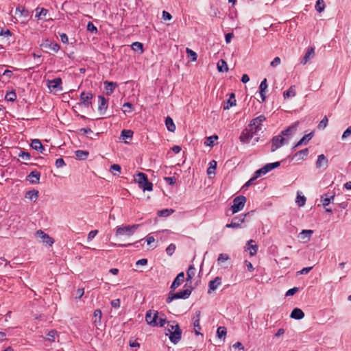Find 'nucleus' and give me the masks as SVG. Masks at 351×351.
I'll return each mask as SVG.
<instances>
[{"label":"nucleus","instance_id":"3c124183","mask_svg":"<svg viewBox=\"0 0 351 351\" xmlns=\"http://www.w3.org/2000/svg\"><path fill=\"white\" fill-rule=\"evenodd\" d=\"M133 135V132L130 130H123L121 132V136L124 138H131Z\"/></svg>","mask_w":351,"mask_h":351},{"label":"nucleus","instance_id":"1a4fd4ad","mask_svg":"<svg viewBox=\"0 0 351 351\" xmlns=\"http://www.w3.org/2000/svg\"><path fill=\"white\" fill-rule=\"evenodd\" d=\"M47 86L50 91L61 90L62 89V79L60 77H57L51 80H47Z\"/></svg>","mask_w":351,"mask_h":351},{"label":"nucleus","instance_id":"4468645a","mask_svg":"<svg viewBox=\"0 0 351 351\" xmlns=\"http://www.w3.org/2000/svg\"><path fill=\"white\" fill-rule=\"evenodd\" d=\"M200 311H197L195 313V316L193 318V326L195 329V333L196 335H202V334L199 332L201 330V326L199 324L200 322Z\"/></svg>","mask_w":351,"mask_h":351},{"label":"nucleus","instance_id":"20e7f679","mask_svg":"<svg viewBox=\"0 0 351 351\" xmlns=\"http://www.w3.org/2000/svg\"><path fill=\"white\" fill-rule=\"evenodd\" d=\"M192 290H193V288L190 286L188 288H186L182 291H180L179 292L175 293L169 294L166 300V302L167 303H170L173 300H176V299H186L191 294Z\"/></svg>","mask_w":351,"mask_h":351},{"label":"nucleus","instance_id":"473e14b6","mask_svg":"<svg viewBox=\"0 0 351 351\" xmlns=\"http://www.w3.org/2000/svg\"><path fill=\"white\" fill-rule=\"evenodd\" d=\"M280 162H272V163H268L262 168H263L265 173L266 174L267 173L271 171L272 169L278 167L280 166Z\"/></svg>","mask_w":351,"mask_h":351},{"label":"nucleus","instance_id":"0eeeda50","mask_svg":"<svg viewBox=\"0 0 351 351\" xmlns=\"http://www.w3.org/2000/svg\"><path fill=\"white\" fill-rule=\"evenodd\" d=\"M288 143V138L283 137L282 135H277L272 138L271 139V151L272 152H275L276 149L280 148L285 144Z\"/></svg>","mask_w":351,"mask_h":351},{"label":"nucleus","instance_id":"ea45409f","mask_svg":"<svg viewBox=\"0 0 351 351\" xmlns=\"http://www.w3.org/2000/svg\"><path fill=\"white\" fill-rule=\"evenodd\" d=\"M325 7L326 5L324 0H317L315 8L318 12L320 13L323 12L325 9Z\"/></svg>","mask_w":351,"mask_h":351},{"label":"nucleus","instance_id":"f8f14e48","mask_svg":"<svg viewBox=\"0 0 351 351\" xmlns=\"http://www.w3.org/2000/svg\"><path fill=\"white\" fill-rule=\"evenodd\" d=\"M298 125L299 122L298 121L293 123L291 125L282 130L280 135H282L283 137L287 138L289 140V138L296 132Z\"/></svg>","mask_w":351,"mask_h":351},{"label":"nucleus","instance_id":"09e8293b","mask_svg":"<svg viewBox=\"0 0 351 351\" xmlns=\"http://www.w3.org/2000/svg\"><path fill=\"white\" fill-rule=\"evenodd\" d=\"M328 118L326 116H324V118L321 120V121L319 122V123L318 124V126L317 128L319 129V130H323L324 129L327 125H328Z\"/></svg>","mask_w":351,"mask_h":351},{"label":"nucleus","instance_id":"bf43d9fd","mask_svg":"<svg viewBox=\"0 0 351 351\" xmlns=\"http://www.w3.org/2000/svg\"><path fill=\"white\" fill-rule=\"evenodd\" d=\"M165 322H166V318L165 317V315H162V316L158 315L156 326L162 327L165 325Z\"/></svg>","mask_w":351,"mask_h":351},{"label":"nucleus","instance_id":"5701e85b","mask_svg":"<svg viewBox=\"0 0 351 351\" xmlns=\"http://www.w3.org/2000/svg\"><path fill=\"white\" fill-rule=\"evenodd\" d=\"M40 178V173L37 171H32L27 176V180L32 184H38L39 183Z\"/></svg>","mask_w":351,"mask_h":351},{"label":"nucleus","instance_id":"052dcab7","mask_svg":"<svg viewBox=\"0 0 351 351\" xmlns=\"http://www.w3.org/2000/svg\"><path fill=\"white\" fill-rule=\"evenodd\" d=\"M263 175H265V173L263 168H261L260 169L255 171V173L252 177L254 180H256L258 178H259Z\"/></svg>","mask_w":351,"mask_h":351},{"label":"nucleus","instance_id":"a18cd8bd","mask_svg":"<svg viewBox=\"0 0 351 351\" xmlns=\"http://www.w3.org/2000/svg\"><path fill=\"white\" fill-rule=\"evenodd\" d=\"M57 335V332L56 330H50L47 334L46 337V339L49 341L53 342L55 341L56 336Z\"/></svg>","mask_w":351,"mask_h":351},{"label":"nucleus","instance_id":"9d476101","mask_svg":"<svg viewBox=\"0 0 351 351\" xmlns=\"http://www.w3.org/2000/svg\"><path fill=\"white\" fill-rule=\"evenodd\" d=\"M266 119L264 115H260L255 119H253L250 123L248 125L251 128H254V130L258 132L261 130L262 123Z\"/></svg>","mask_w":351,"mask_h":351},{"label":"nucleus","instance_id":"6e6552de","mask_svg":"<svg viewBox=\"0 0 351 351\" xmlns=\"http://www.w3.org/2000/svg\"><path fill=\"white\" fill-rule=\"evenodd\" d=\"M159 313L155 310H149L147 311L145 315V321L147 324L152 326H157V320L158 318Z\"/></svg>","mask_w":351,"mask_h":351},{"label":"nucleus","instance_id":"72a5a7b5","mask_svg":"<svg viewBox=\"0 0 351 351\" xmlns=\"http://www.w3.org/2000/svg\"><path fill=\"white\" fill-rule=\"evenodd\" d=\"M236 106V99L234 93H231L229 99L227 101L226 105L223 106V110H228L230 108Z\"/></svg>","mask_w":351,"mask_h":351},{"label":"nucleus","instance_id":"49530a36","mask_svg":"<svg viewBox=\"0 0 351 351\" xmlns=\"http://www.w3.org/2000/svg\"><path fill=\"white\" fill-rule=\"evenodd\" d=\"M188 56L191 58V61H195L197 58V53L189 48L186 49Z\"/></svg>","mask_w":351,"mask_h":351},{"label":"nucleus","instance_id":"2eb2a0df","mask_svg":"<svg viewBox=\"0 0 351 351\" xmlns=\"http://www.w3.org/2000/svg\"><path fill=\"white\" fill-rule=\"evenodd\" d=\"M40 47L50 49L54 52H58L60 48L58 43H52L49 40H45L42 44H40Z\"/></svg>","mask_w":351,"mask_h":351},{"label":"nucleus","instance_id":"58836bf2","mask_svg":"<svg viewBox=\"0 0 351 351\" xmlns=\"http://www.w3.org/2000/svg\"><path fill=\"white\" fill-rule=\"evenodd\" d=\"M217 69L219 72H223V71H228V65H227V63L225 60H220L218 62H217Z\"/></svg>","mask_w":351,"mask_h":351},{"label":"nucleus","instance_id":"69168bd1","mask_svg":"<svg viewBox=\"0 0 351 351\" xmlns=\"http://www.w3.org/2000/svg\"><path fill=\"white\" fill-rule=\"evenodd\" d=\"M280 64V58L279 57H276L270 63L271 66L273 67L277 66Z\"/></svg>","mask_w":351,"mask_h":351},{"label":"nucleus","instance_id":"79ce46f5","mask_svg":"<svg viewBox=\"0 0 351 351\" xmlns=\"http://www.w3.org/2000/svg\"><path fill=\"white\" fill-rule=\"evenodd\" d=\"M132 48L134 51H140L141 53L143 52V45L141 43L134 42L132 45Z\"/></svg>","mask_w":351,"mask_h":351},{"label":"nucleus","instance_id":"f704fd0d","mask_svg":"<svg viewBox=\"0 0 351 351\" xmlns=\"http://www.w3.org/2000/svg\"><path fill=\"white\" fill-rule=\"evenodd\" d=\"M104 85L105 89L108 95L111 94L117 86L115 83L108 81L104 82Z\"/></svg>","mask_w":351,"mask_h":351},{"label":"nucleus","instance_id":"bb28decb","mask_svg":"<svg viewBox=\"0 0 351 351\" xmlns=\"http://www.w3.org/2000/svg\"><path fill=\"white\" fill-rule=\"evenodd\" d=\"M31 147L40 153L43 154L45 151V148L42 145L41 142L38 139H34L32 141Z\"/></svg>","mask_w":351,"mask_h":351},{"label":"nucleus","instance_id":"b1692460","mask_svg":"<svg viewBox=\"0 0 351 351\" xmlns=\"http://www.w3.org/2000/svg\"><path fill=\"white\" fill-rule=\"evenodd\" d=\"M221 284V279L219 277H216L214 280L209 282L208 293H210L211 291H215Z\"/></svg>","mask_w":351,"mask_h":351},{"label":"nucleus","instance_id":"6e6d98bb","mask_svg":"<svg viewBox=\"0 0 351 351\" xmlns=\"http://www.w3.org/2000/svg\"><path fill=\"white\" fill-rule=\"evenodd\" d=\"M18 156L23 160H28L30 159V154L29 152L21 151Z\"/></svg>","mask_w":351,"mask_h":351},{"label":"nucleus","instance_id":"4c0bfd02","mask_svg":"<svg viewBox=\"0 0 351 351\" xmlns=\"http://www.w3.org/2000/svg\"><path fill=\"white\" fill-rule=\"evenodd\" d=\"M165 124H166V126L167 128V130L170 132H174L175 130H176V125L173 123V119L169 117H167L166 118V120H165Z\"/></svg>","mask_w":351,"mask_h":351},{"label":"nucleus","instance_id":"37998d69","mask_svg":"<svg viewBox=\"0 0 351 351\" xmlns=\"http://www.w3.org/2000/svg\"><path fill=\"white\" fill-rule=\"evenodd\" d=\"M5 99L8 101H14L16 99V94L14 91H10L6 93Z\"/></svg>","mask_w":351,"mask_h":351},{"label":"nucleus","instance_id":"a878e982","mask_svg":"<svg viewBox=\"0 0 351 351\" xmlns=\"http://www.w3.org/2000/svg\"><path fill=\"white\" fill-rule=\"evenodd\" d=\"M315 56V50L313 47H310L308 49L307 51L306 52L303 59L301 61V64H305L306 62L313 58Z\"/></svg>","mask_w":351,"mask_h":351},{"label":"nucleus","instance_id":"dca6fc26","mask_svg":"<svg viewBox=\"0 0 351 351\" xmlns=\"http://www.w3.org/2000/svg\"><path fill=\"white\" fill-rule=\"evenodd\" d=\"M335 193L328 192L321 196L320 201L324 207H326L335 198Z\"/></svg>","mask_w":351,"mask_h":351},{"label":"nucleus","instance_id":"864d4df0","mask_svg":"<svg viewBox=\"0 0 351 351\" xmlns=\"http://www.w3.org/2000/svg\"><path fill=\"white\" fill-rule=\"evenodd\" d=\"M176 245L173 243H171L167 248H166V252L169 256H171L175 250H176Z\"/></svg>","mask_w":351,"mask_h":351},{"label":"nucleus","instance_id":"412c9836","mask_svg":"<svg viewBox=\"0 0 351 351\" xmlns=\"http://www.w3.org/2000/svg\"><path fill=\"white\" fill-rule=\"evenodd\" d=\"M184 279V272H180L178 274V276L174 279L172 285L171 286V289L172 290H175L177 287H178L183 282Z\"/></svg>","mask_w":351,"mask_h":351},{"label":"nucleus","instance_id":"423d86ee","mask_svg":"<svg viewBox=\"0 0 351 351\" xmlns=\"http://www.w3.org/2000/svg\"><path fill=\"white\" fill-rule=\"evenodd\" d=\"M256 132L254 130V128L249 125L241 132L239 139L243 143H248L252 137L256 134Z\"/></svg>","mask_w":351,"mask_h":351},{"label":"nucleus","instance_id":"39448f33","mask_svg":"<svg viewBox=\"0 0 351 351\" xmlns=\"http://www.w3.org/2000/svg\"><path fill=\"white\" fill-rule=\"evenodd\" d=\"M246 202V197L243 195L236 197L233 200V204L231 206L232 213H237L241 210Z\"/></svg>","mask_w":351,"mask_h":351},{"label":"nucleus","instance_id":"f03ea898","mask_svg":"<svg viewBox=\"0 0 351 351\" xmlns=\"http://www.w3.org/2000/svg\"><path fill=\"white\" fill-rule=\"evenodd\" d=\"M135 181L143 191H151L153 190V184L147 179V176L142 172L138 173L135 176Z\"/></svg>","mask_w":351,"mask_h":351},{"label":"nucleus","instance_id":"c03bdc74","mask_svg":"<svg viewBox=\"0 0 351 351\" xmlns=\"http://www.w3.org/2000/svg\"><path fill=\"white\" fill-rule=\"evenodd\" d=\"M210 167L207 169V173L208 175L215 174V170L216 169L217 162L215 160H212L209 163Z\"/></svg>","mask_w":351,"mask_h":351},{"label":"nucleus","instance_id":"680f3d73","mask_svg":"<svg viewBox=\"0 0 351 351\" xmlns=\"http://www.w3.org/2000/svg\"><path fill=\"white\" fill-rule=\"evenodd\" d=\"M218 136H212L207 138V143L206 145L208 146H213L215 140H217Z\"/></svg>","mask_w":351,"mask_h":351},{"label":"nucleus","instance_id":"774afa93","mask_svg":"<svg viewBox=\"0 0 351 351\" xmlns=\"http://www.w3.org/2000/svg\"><path fill=\"white\" fill-rule=\"evenodd\" d=\"M351 134V125L348 127L343 133L342 138H346Z\"/></svg>","mask_w":351,"mask_h":351},{"label":"nucleus","instance_id":"13d9d810","mask_svg":"<svg viewBox=\"0 0 351 351\" xmlns=\"http://www.w3.org/2000/svg\"><path fill=\"white\" fill-rule=\"evenodd\" d=\"M267 88V79L265 78L261 82L260 86H259L260 93H262V92H265Z\"/></svg>","mask_w":351,"mask_h":351},{"label":"nucleus","instance_id":"4be33fe9","mask_svg":"<svg viewBox=\"0 0 351 351\" xmlns=\"http://www.w3.org/2000/svg\"><path fill=\"white\" fill-rule=\"evenodd\" d=\"M254 243V240L250 239L246 245V250L249 251L250 256H254L257 253L258 245Z\"/></svg>","mask_w":351,"mask_h":351},{"label":"nucleus","instance_id":"e433bc0d","mask_svg":"<svg viewBox=\"0 0 351 351\" xmlns=\"http://www.w3.org/2000/svg\"><path fill=\"white\" fill-rule=\"evenodd\" d=\"M295 95L296 93L293 86H291L287 90H285L283 93V97L285 99L289 97H295Z\"/></svg>","mask_w":351,"mask_h":351},{"label":"nucleus","instance_id":"338daca9","mask_svg":"<svg viewBox=\"0 0 351 351\" xmlns=\"http://www.w3.org/2000/svg\"><path fill=\"white\" fill-rule=\"evenodd\" d=\"M97 233L98 230H91L88 234V240L91 241L92 239H93L95 237L97 234Z\"/></svg>","mask_w":351,"mask_h":351},{"label":"nucleus","instance_id":"cd10ccee","mask_svg":"<svg viewBox=\"0 0 351 351\" xmlns=\"http://www.w3.org/2000/svg\"><path fill=\"white\" fill-rule=\"evenodd\" d=\"M290 317L295 319H301L304 317V313L300 308H295L292 311Z\"/></svg>","mask_w":351,"mask_h":351},{"label":"nucleus","instance_id":"8fccbe9b","mask_svg":"<svg viewBox=\"0 0 351 351\" xmlns=\"http://www.w3.org/2000/svg\"><path fill=\"white\" fill-rule=\"evenodd\" d=\"M295 202L299 206H303L306 202V197L304 196H301L299 194H298Z\"/></svg>","mask_w":351,"mask_h":351},{"label":"nucleus","instance_id":"7ed1b4c3","mask_svg":"<svg viewBox=\"0 0 351 351\" xmlns=\"http://www.w3.org/2000/svg\"><path fill=\"white\" fill-rule=\"evenodd\" d=\"M139 226V224H134L132 226H119L116 228V236L125 234L130 237L134 233Z\"/></svg>","mask_w":351,"mask_h":351},{"label":"nucleus","instance_id":"e2e57ef3","mask_svg":"<svg viewBox=\"0 0 351 351\" xmlns=\"http://www.w3.org/2000/svg\"><path fill=\"white\" fill-rule=\"evenodd\" d=\"M124 112H130L132 109V104L130 102H126L123 104Z\"/></svg>","mask_w":351,"mask_h":351},{"label":"nucleus","instance_id":"de8ad7c7","mask_svg":"<svg viewBox=\"0 0 351 351\" xmlns=\"http://www.w3.org/2000/svg\"><path fill=\"white\" fill-rule=\"evenodd\" d=\"M226 328L223 326H219L218 327L217 330V335L219 338H221L223 337H225L226 335Z\"/></svg>","mask_w":351,"mask_h":351},{"label":"nucleus","instance_id":"c9c22d12","mask_svg":"<svg viewBox=\"0 0 351 351\" xmlns=\"http://www.w3.org/2000/svg\"><path fill=\"white\" fill-rule=\"evenodd\" d=\"M75 154L79 160H86L89 156V152L84 150H77L75 152Z\"/></svg>","mask_w":351,"mask_h":351},{"label":"nucleus","instance_id":"4d7b16f0","mask_svg":"<svg viewBox=\"0 0 351 351\" xmlns=\"http://www.w3.org/2000/svg\"><path fill=\"white\" fill-rule=\"evenodd\" d=\"M308 154V149L307 148L302 149L299 152H298L295 154V157H300L302 156V158H303L304 156H306Z\"/></svg>","mask_w":351,"mask_h":351},{"label":"nucleus","instance_id":"9b49d317","mask_svg":"<svg viewBox=\"0 0 351 351\" xmlns=\"http://www.w3.org/2000/svg\"><path fill=\"white\" fill-rule=\"evenodd\" d=\"M36 235L37 237L40 238L41 241L46 245L51 246L54 243V240L41 230L36 231Z\"/></svg>","mask_w":351,"mask_h":351},{"label":"nucleus","instance_id":"f3484780","mask_svg":"<svg viewBox=\"0 0 351 351\" xmlns=\"http://www.w3.org/2000/svg\"><path fill=\"white\" fill-rule=\"evenodd\" d=\"M93 97L91 93L82 92L80 95V101L85 107H88L92 104L90 100Z\"/></svg>","mask_w":351,"mask_h":351},{"label":"nucleus","instance_id":"0e129e2a","mask_svg":"<svg viewBox=\"0 0 351 351\" xmlns=\"http://www.w3.org/2000/svg\"><path fill=\"white\" fill-rule=\"evenodd\" d=\"M65 165V162L62 158H58L56 160V166L57 168L62 167Z\"/></svg>","mask_w":351,"mask_h":351},{"label":"nucleus","instance_id":"5fc2aeb1","mask_svg":"<svg viewBox=\"0 0 351 351\" xmlns=\"http://www.w3.org/2000/svg\"><path fill=\"white\" fill-rule=\"evenodd\" d=\"M87 30L93 34H97L98 32L97 27L92 22H88L87 25Z\"/></svg>","mask_w":351,"mask_h":351},{"label":"nucleus","instance_id":"393cba45","mask_svg":"<svg viewBox=\"0 0 351 351\" xmlns=\"http://www.w3.org/2000/svg\"><path fill=\"white\" fill-rule=\"evenodd\" d=\"M101 317H102V313L100 309H96L95 310L93 313V323L96 326L98 327L101 325Z\"/></svg>","mask_w":351,"mask_h":351},{"label":"nucleus","instance_id":"f257e3e1","mask_svg":"<svg viewBox=\"0 0 351 351\" xmlns=\"http://www.w3.org/2000/svg\"><path fill=\"white\" fill-rule=\"evenodd\" d=\"M167 331L169 333H166V335H169V339L173 343L176 344L180 341L182 337V330L178 324H169Z\"/></svg>","mask_w":351,"mask_h":351},{"label":"nucleus","instance_id":"2f4dec72","mask_svg":"<svg viewBox=\"0 0 351 351\" xmlns=\"http://www.w3.org/2000/svg\"><path fill=\"white\" fill-rule=\"evenodd\" d=\"M313 137V133L311 132L308 134H306L304 135L297 143L296 145L294 146L293 148H296L300 145H302V144H306L307 143V142H308L311 138Z\"/></svg>","mask_w":351,"mask_h":351},{"label":"nucleus","instance_id":"a19ab883","mask_svg":"<svg viewBox=\"0 0 351 351\" xmlns=\"http://www.w3.org/2000/svg\"><path fill=\"white\" fill-rule=\"evenodd\" d=\"M173 212H174V210L173 209L165 208V209H162V210H159L158 212V215L159 217H166L169 216Z\"/></svg>","mask_w":351,"mask_h":351},{"label":"nucleus","instance_id":"c85d7f7f","mask_svg":"<svg viewBox=\"0 0 351 351\" xmlns=\"http://www.w3.org/2000/svg\"><path fill=\"white\" fill-rule=\"evenodd\" d=\"M38 191L35 189L28 191L25 193V197L29 199L30 201L35 202L38 197Z\"/></svg>","mask_w":351,"mask_h":351},{"label":"nucleus","instance_id":"7c9ffc66","mask_svg":"<svg viewBox=\"0 0 351 351\" xmlns=\"http://www.w3.org/2000/svg\"><path fill=\"white\" fill-rule=\"evenodd\" d=\"M28 14V10H26L24 7L19 5L16 8L15 15L18 16L19 17H27Z\"/></svg>","mask_w":351,"mask_h":351},{"label":"nucleus","instance_id":"603ef678","mask_svg":"<svg viewBox=\"0 0 351 351\" xmlns=\"http://www.w3.org/2000/svg\"><path fill=\"white\" fill-rule=\"evenodd\" d=\"M230 258L229 256L226 254H220L217 258L218 264H221Z\"/></svg>","mask_w":351,"mask_h":351},{"label":"nucleus","instance_id":"ddd939ff","mask_svg":"<svg viewBox=\"0 0 351 351\" xmlns=\"http://www.w3.org/2000/svg\"><path fill=\"white\" fill-rule=\"evenodd\" d=\"M246 214L240 217H235L232 219L231 223L226 224L227 228H237L240 227L241 224L244 222Z\"/></svg>","mask_w":351,"mask_h":351},{"label":"nucleus","instance_id":"6ab92c4d","mask_svg":"<svg viewBox=\"0 0 351 351\" xmlns=\"http://www.w3.org/2000/svg\"><path fill=\"white\" fill-rule=\"evenodd\" d=\"M312 230H303L298 235V237L303 241L304 243H307L310 241L312 234H313Z\"/></svg>","mask_w":351,"mask_h":351},{"label":"nucleus","instance_id":"a211bd4d","mask_svg":"<svg viewBox=\"0 0 351 351\" xmlns=\"http://www.w3.org/2000/svg\"><path fill=\"white\" fill-rule=\"evenodd\" d=\"M328 165V160L327 158L324 154H320L317 156V160L316 161V167L317 169H320L324 167L326 169Z\"/></svg>","mask_w":351,"mask_h":351},{"label":"nucleus","instance_id":"aec40b11","mask_svg":"<svg viewBox=\"0 0 351 351\" xmlns=\"http://www.w3.org/2000/svg\"><path fill=\"white\" fill-rule=\"evenodd\" d=\"M99 99V111L103 114L106 112L108 108V99H106L104 96L99 95L98 97Z\"/></svg>","mask_w":351,"mask_h":351},{"label":"nucleus","instance_id":"c756f323","mask_svg":"<svg viewBox=\"0 0 351 351\" xmlns=\"http://www.w3.org/2000/svg\"><path fill=\"white\" fill-rule=\"evenodd\" d=\"M195 272H196L195 267L193 265H190L186 271V275H187L186 282H192V280L195 275Z\"/></svg>","mask_w":351,"mask_h":351}]
</instances>
